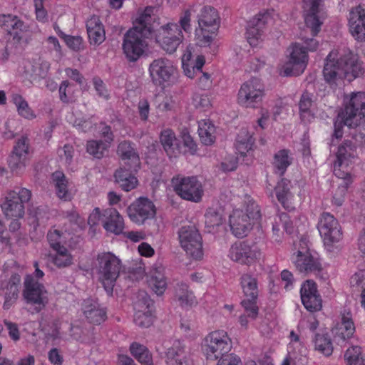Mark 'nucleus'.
Returning <instances> with one entry per match:
<instances>
[{"mask_svg":"<svg viewBox=\"0 0 365 365\" xmlns=\"http://www.w3.org/2000/svg\"><path fill=\"white\" fill-rule=\"evenodd\" d=\"M240 286L247 298H257L259 294L258 282L256 277L250 273H245L240 277Z\"/></svg>","mask_w":365,"mask_h":365,"instance_id":"obj_35","label":"nucleus"},{"mask_svg":"<svg viewBox=\"0 0 365 365\" xmlns=\"http://www.w3.org/2000/svg\"><path fill=\"white\" fill-rule=\"evenodd\" d=\"M301 297L304 295L312 296L318 293L317 284L313 280H307L302 285L300 289Z\"/></svg>","mask_w":365,"mask_h":365,"instance_id":"obj_63","label":"nucleus"},{"mask_svg":"<svg viewBox=\"0 0 365 365\" xmlns=\"http://www.w3.org/2000/svg\"><path fill=\"white\" fill-rule=\"evenodd\" d=\"M138 297V299L134 304L135 312L140 310L153 311V301L146 292H140Z\"/></svg>","mask_w":365,"mask_h":365,"instance_id":"obj_55","label":"nucleus"},{"mask_svg":"<svg viewBox=\"0 0 365 365\" xmlns=\"http://www.w3.org/2000/svg\"><path fill=\"white\" fill-rule=\"evenodd\" d=\"M355 331V327L349 313L343 314L341 322L338 328L336 334L344 341L352 336Z\"/></svg>","mask_w":365,"mask_h":365,"instance_id":"obj_45","label":"nucleus"},{"mask_svg":"<svg viewBox=\"0 0 365 365\" xmlns=\"http://www.w3.org/2000/svg\"><path fill=\"white\" fill-rule=\"evenodd\" d=\"M31 155L30 140L26 135L19 138L9 158V166L16 173L24 170L29 165Z\"/></svg>","mask_w":365,"mask_h":365,"instance_id":"obj_15","label":"nucleus"},{"mask_svg":"<svg viewBox=\"0 0 365 365\" xmlns=\"http://www.w3.org/2000/svg\"><path fill=\"white\" fill-rule=\"evenodd\" d=\"M156 41L168 53H173L183 41L182 31L178 24L168 23L160 27Z\"/></svg>","mask_w":365,"mask_h":365,"instance_id":"obj_18","label":"nucleus"},{"mask_svg":"<svg viewBox=\"0 0 365 365\" xmlns=\"http://www.w3.org/2000/svg\"><path fill=\"white\" fill-rule=\"evenodd\" d=\"M171 184L175 193L182 199L196 203L202 200L204 189L196 176L178 175L172 178Z\"/></svg>","mask_w":365,"mask_h":365,"instance_id":"obj_7","label":"nucleus"},{"mask_svg":"<svg viewBox=\"0 0 365 365\" xmlns=\"http://www.w3.org/2000/svg\"><path fill=\"white\" fill-rule=\"evenodd\" d=\"M192 104L195 108L201 111L208 110L212 106L209 96L205 93L199 92L193 95Z\"/></svg>","mask_w":365,"mask_h":365,"instance_id":"obj_56","label":"nucleus"},{"mask_svg":"<svg viewBox=\"0 0 365 365\" xmlns=\"http://www.w3.org/2000/svg\"><path fill=\"white\" fill-rule=\"evenodd\" d=\"M103 227L115 235H120L124 230V220L119 212L114 208H107L103 213Z\"/></svg>","mask_w":365,"mask_h":365,"instance_id":"obj_26","label":"nucleus"},{"mask_svg":"<svg viewBox=\"0 0 365 365\" xmlns=\"http://www.w3.org/2000/svg\"><path fill=\"white\" fill-rule=\"evenodd\" d=\"M12 101L17 108L19 115L27 120L36 118L34 111L30 108L27 101L19 94L12 95Z\"/></svg>","mask_w":365,"mask_h":365,"instance_id":"obj_42","label":"nucleus"},{"mask_svg":"<svg viewBox=\"0 0 365 365\" xmlns=\"http://www.w3.org/2000/svg\"><path fill=\"white\" fill-rule=\"evenodd\" d=\"M290 341L287 349L289 351L297 353L300 356L306 355V348L301 341L300 336L294 331H291L289 334Z\"/></svg>","mask_w":365,"mask_h":365,"instance_id":"obj_51","label":"nucleus"},{"mask_svg":"<svg viewBox=\"0 0 365 365\" xmlns=\"http://www.w3.org/2000/svg\"><path fill=\"white\" fill-rule=\"evenodd\" d=\"M215 126L208 120L199 123L198 133L202 143L205 145H211L214 143Z\"/></svg>","mask_w":365,"mask_h":365,"instance_id":"obj_44","label":"nucleus"},{"mask_svg":"<svg viewBox=\"0 0 365 365\" xmlns=\"http://www.w3.org/2000/svg\"><path fill=\"white\" fill-rule=\"evenodd\" d=\"M173 62L164 57L153 60L148 67L151 81L156 86H162L169 82L176 73Z\"/></svg>","mask_w":365,"mask_h":365,"instance_id":"obj_17","label":"nucleus"},{"mask_svg":"<svg viewBox=\"0 0 365 365\" xmlns=\"http://www.w3.org/2000/svg\"><path fill=\"white\" fill-rule=\"evenodd\" d=\"M87 33L90 43L99 46L106 39L103 26L97 16H92L86 21Z\"/></svg>","mask_w":365,"mask_h":365,"instance_id":"obj_28","label":"nucleus"},{"mask_svg":"<svg viewBox=\"0 0 365 365\" xmlns=\"http://www.w3.org/2000/svg\"><path fill=\"white\" fill-rule=\"evenodd\" d=\"M339 118L349 127H356L365 122V93H353Z\"/></svg>","mask_w":365,"mask_h":365,"instance_id":"obj_10","label":"nucleus"},{"mask_svg":"<svg viewBox=\"0 0 365 365\" xmlns=\"http://www.w3.org/2000/svg\"><path fill=\"white\" fill-rule=\"evenodd\" d=\"M175 297L180 302L181 306H191L195 303L193 293L189 290L187 284L183 282L176 284Z\"/></svg>","mask_w":365,"mask_h":365,"instance_id":"obj_40","label":"nucleus"},{"mask_svg":"<svg viewBox=\"0 0 365 365\" xmlns=\"http://www.w3.org/2000/svg\"><path fill=\"white\" fill-rule=\"evenodd\" d=\"M66 45L74 51H80L83 48V38L79 36L63 35Z\"/></svg>","mask_w":365,"mask_h":365,"instance_id":"obj_62","label":"nucleus"},{"mask_svg":"<svg viewBox=\"0 0 365 365\" xmlns=\"http://www.w3.org/2000/svg\"><path fill=\"white\" fill-rule=\"evenodd\" d=\"M305 46L299 43H293L289 61L280 68L282 76H297L305 70L308 63L307 51H314L319 46V41L314 38H307L304 41Z\"/></svg>","mask_w":365,"mask_h":365,"instance_id":"obj_3","label":"nucleus"},{"mask_svg":"<svg viewBox=\"0 0 365 365\" xmlns=\"http://www.w3.org/2000/svg\"><path fill=\"white\" fill-rule=\"evenodd\" d=\"M133 143L130 141L124 140L118 145L117 153L123 160H130V168L135 170L140 163V158L138 153L133 146Z\"/></svg>","mask_w":365,"mask_h":365,"instance_id":"obj_32","label":"nucleus"},{"mask_svg":"<svg viewBox=\"0 0 365 365\" xmlns=\"http://www.w3.org/2000/svg\"><path fill=\"white\" fill-rule=\"evenodd\" d=\"M205 223L207 227H214L222 222L221 214L215 208L209 207L205 214Z\"/></svg>","mask_w":365,"mask_h":365,"instance_id":"obj_57","label":"nucleus"},{"mask_svg":"<svg viewBox=\"0 0 365 365\" xmlns=\"http://www.w3.org/2000/svg\"><path fill=\"white\" fill-rule=\"evenodd\" d=\"M292 163V158L289 150L282 149L279 150L274 154L273 158L272 166L274 173L279 176H282Z\"/></svg>","mask_w":365,"mask_h":365,"instance_id":"obj_34","label":"nucleus"},{"mask_svg":"<svg viewBox=\"0 0 365 365\" xmlns=\"http://www.w3.org/2000/svg\"><path fill=\"white\" fill-rule=\"evenodd\" d=\"M135 324L142 328H147L153 324L152 311L140 310L135 312Z\"/></svg>","mask_w":365,"mask_h":365,"instance_id":"obj_54","label":"nucleus"},{"mask_svg":"<svg viewBox=\"0 0 365 365\" xmlns=\"http://www.w3.org/2000/svg\"><path fill=\"white\" fill-rule=\"evenodd\" d=\"M291 182L285 178L282 179L275 187L277 200L284 206L287 200L291 196Z\"/></svg>","mask_w":365,"mask_h":365,"instance_id":"obj_49","label":"nucleus"},{"mask_svg":"<svg viewBox=\"0 0 365 365\" xmlns=\"http://www.w3.org/2000/svg\"><path fill=\"white\" fill-rule=\"evenodd\" d=\"M148 282L157 295H162L168 285L164 274V268L161 266L153 268L150 271Z\"/></svg>","mask_w":365,"mask_h":365,"instance_id":"obj_30","label":"nucleus"},{"mask_svg":"<svg viewBox=\"0 0 365 365\" xmlns=\"http://www.w3.org/2000/svg\"><path fill=\"white\" fill-rule=\"evenodd\" d=\"M307 363L306 355L300 356L297 353L288 351L287 355L282 361L281 365H305Z\"/></svg>","mask_w":365,"mask_h":365,"instance_id":"obj_58","label":"nucleus"},{"mask_svg":"<svg viewBox=\"0 0 365 365\" xmlns=\"http://www.w3.org/2000/svg\"><path fill=\"white\" fill-rule=\"evenodd\" d=\"M21 74L24 81H28L30 84L41 77L40 68L29 61L24 62Z\"/></svg>","mask_w":365,"mask_h":365,"instance_id":"obj_46","label":"nucleus"},{"mask_svg":"<svg viewBox=\"0 0 365 365\" xmlns=\"http://www.w3.org/2000/svg\"><path fill=\"white\" fill-rule=\"evenodd\" d=\"M362 73L363 67L357 55L345 48L331 51L323 69L324 79L329 83H334L343 78L351 81Z\"/></svg>","mask_w":365,"mask_h":365,"instance_id":"obj_2","label":"nucleus"},{"mask_svg":"<svg viewBox=\"0 0 365 365\" xmlns=\"http://www.w3.org/2000/svg\"><path fill=\"white\" fill-rule=\"evenodd\" d=\"M255 139L247 129L242 128L237 137L236 149L241 155H245L247 152L252 150Z\"/></svg>","mask_w":365,"mask_h":365,"instance_id":"obj_38","label":"nucleus"},{"mask_svg":"<svg viewBox=\"0 0 365 365\" xmlns=\"http://www.w3.org/2000/svg\"><path fill=\"white\" fill-rule=\"evenodd\" d=\"M192 11H194L193 7L186 9L180 15L178 24L182 31H184L185 33L191 32V13Z\"/></svg>","mask_w":365,"mask_h":365,"instance_id":"obj_59","label":"nucleus"},{"mask_svg":"<svg viewBox=\"0 0 365 365\" xmlns=\"http://www.w3.org/2000/svg\"><path fill=\"white\" fill-rule=\"evenodd\" d=\"M354 146L352 145V143L349 140H345L343 144L338 148L336 160L335 162H338L339 165L341 164L349 165L351 162V158H354Z\"/></svg>","mask_w":365,"mask_h":365,"instance_id":"obj_41","label":"nucleus"},{"mask_svg":"<svg viewBox=\"0 0 365 365\" xmlns=\"http://www.w3.org/2000/svg\"><path fill=\"white\" fill-rule=\"evenodd\" d=\"M260 217L258 205L250 202L246 207V210L235 209L230 215V226L235 236L243 237L252 229L254 220Z\"/></svg>","mask_w":365,"mask_h":365,"instance_id":"obj_5","label":"nucleus"},{"mask_svg":"<svg viewBox=\"0 0 365 365\" xmlns=\"http://www.w3.org/2000/svg\"><path fill=\"white\" fill-rule=\"evenodd\" d=\"M257 298H246L241 302L242 306L245 309V313L250 320L257 319L259 314V308L257 305Z\"/></svg>","mask_w":365,"mask_h":365,"instance_id":"obj_53","label":"nucleus"},{"mask_svg":"<svg viewBox=\"0 0 365 365\" xmlns=\"http://www.w3.org/2000/svg\"><path fill=\"white\" fill-rule=\"evenodd\" d=\"M166 363L168 365H190L187 359L185 347L180 340H175L172 346L166 351Z\"/></svg>","mask_w":365,"mask_h":365,"instance_id":"obj_27","label":"nucleus"},{"mask_svg":"<svg viewBox=\"0 0 365 365\" xmlns=\"http://www.w3.org/2000/svg\"><path fill=\"white\" fill-rule=\"evenodd\" d=\"M98 272L99 280L107 292H111L119 276L121 261L112 252H102L98 255Z\"/></svg>","mask_w":365,"mask_h":365,"instance_id":"obj_6","label":"nucleus"},{"mask_svg":"<svg viewBox=\"0 0 365 365\" xmlns=\"http://www.w3.org/2000/svg\"><path fill=\"white\" fill-rule=\"evenodd\" d=\"M217 365H242L241 359L233 353H227L220 356Z\"/></svg>","mask_w":365,"mask_h":365,"instance_id":"obj_60","label":"nucleus"},{"mask_svg":"<svg viewBox=\"0 0 365 365\" xmlns=\"http://www.w3.org/2000/svg\"><path fill=\"white\" fill-rule=\"evenodd\" d=\"M312 103L311 94L305 92L302 95L299 103V108L301 119L304 122H310L314 118V114L310 110Z\"/></svg>","mask_w":365,"mask_h":365,"instance_id":"obj_43","label":"nucleus"},{"mask_svg":"<svg viewBox=\"0 0 365 365\" xmlns=\"http://www.w3.org/2000/svg\"><path fill=\"white\" fill-rule=\"evenodd\" d=\"M127 213L131 221L143 224L146 220L155 215L153 203L148 198L140 197L127 208Z\"/></svg>","mask_w":365,"mask_h":365,"instance_id":"obj_21","label":"nucleus"},{"mask_svg":"<svg viewBox=\"0 0 365 365\" xmlns=\"http://www.w3.org/2000/svg\"><path fill=\"white\" fill-rule=\"evenodd\" d=\"M349 31L358 41H365V10L361 6L354 7L349 12Z\"/></svg>","mask_w":365,"mask_h":365,"instance_id":"obj_23","label":"nucleus"},{"mask_svg":"<svg viewBox=\"0 0 365 365\" xmlns=\"http://www.w3.org/2000/svg\"><path fill=\"white\" fill-rule=\"evenodd\" d=\"M272 21L271 12L259 13L251 19L247 24L246 38L250 46L258 44L261 38L265 25Z\"/></svg>","mask_w":365,"mask_h":365,"instance_id":"obj_22","label":"nucleus"},{"mask_svg":"<svg viewBox=\"0 0 365 365\" xmlns=\"http://www.w3.org/2000/svg\"><path fill=\"white\" fill-rule=\"evenodd\" d=\"M110 147L103 140H91L86 143L87 152L94 158L101 159L103 157L105 151Z\"/></svg>","mask_w":365,"mask_h":365,"instance_id":"obj_47","label":"nucleus"},{"mask_svg":"<svg viewBox=\"0 0 365 365\" xmlns=\"http://www.w3.org/2000/svg\"><path fill=\"white\" fill-rule=\"evenodd\" d=\"M232 348V339L222 329L211 331L204 339L203 349L209 359L217 360L220 356L229 353Z\"/></svg>","mask_w":365,"mask_h":365,"instance_id":"obj_8","label":"nucleus"},{"mask_svg":"<svg viewBox=\"0 0 365 365\" xmlns=\"http://www.w3.org/2000/svg\"><path fill=\"white\" fill-rule=\"evenodd\" d=\"M131 168H120L115 173L114 177L116 183L122 190L128 192L134 189L138 185L137 178L131 173Z\"/></svg>","mask_w":365,"mask_h":365,"instance_id":"obj_33","label":"nucleus"},{"mask_svg":"<svg viewBox=\"0 0 365 365\" xmlns=\"http://www.w3.org/2000/svg\"><path fill=\"white\" fill-rule=\"evenodd\" d=\"M317 228L327 247H331L342 239L341 227L338 220L329 212H323L320 215Z\"/></svg>","mask_w":365,"mask_h":365,"instance_id":"obj_13","label":"nucleus"},{"mask_svg":"<svg viewBox=\"0 0 365 365\" xmlns=\"http://www.w3.org/2000/svg\"><path fill=\"white\" fill-rule=\"evenodd\" d=\"M53 180L56 184L57 196L64 201L71 199V195L68 190V181L62 172L56 171L52 175Z\"/></svg>","mask_w":365,"mask_h":365,"instance_id":"obj_37","label":"nucleus"},{"mask_svg":"<svg viewBox=\"0 0 365 365\" xmlns=\"http://www.w3.org/2000/svg\"><path fill=\"white\" fill-rule=\"evenodd\" d=\"M31 197V192L26 188L17 187L9 191L1 204L2 211L8 219L22 218L24 215V205Z\"/></svg>","mask_w":365,"mask_h":365,"instance_id":"obj_11","label":"nucleus"},{"mask_svg":"<svg viewBox=\"0 0 365 365\" xmlns=\"http://www.w3.org/2000/svg\"><path fill=\"white\" fill-rule=\"evenodd\" d=\"M292 260L299 272L317 274L322 270L318 258L314 257L307 247L294 253Z\"/></svg>","mask_w":365,"mask_h":365,"instance_id":"obj_19","label":"nucleus"},{"mask_svg":"<svg viewBox=\"0 0 365 365\" xmlns=\"http://www.w3.org/2000/svg\"><path fill=\"white\" fill-rule=\"evenodd\" d=\"M260 249L255 243L243 241L233 244L228 253V257L232 261L241 264L250 265L261 257Z\"/></svg>","mask_w":365,"mask_h":365,"instance_id":"obj_16","label":"nucleus"},{"mask_svg":"<svg viewBox=\"0 0 365 365\" xmlns=\"http://www.w3.org/2000/svg\"><path fill=\"white\" fill-rule=\"evenodd\" d=\"M344 359L346 361V365L364 364L361 347L359 346H352L349 348L344 354Z\"/></svg>","mask_w":365,"mask_h":365,"instance_id":"obj_50","label":"nucleus"},{"mask_svg":"<svg viewBox=\"0 0 365 365\" xmlns=\"http://www.w3.org/2000/svg\"><path fill=\"white\" fill-rule=\"evenodd\" d=\"M53 254H49L51 262L58 268H65L73 264V256L66 247L53 250Z\"/></svg>","mask_w":365,"mask_h":365,"instance_id":"obj_36","label":"nucleus"},{"mask_svg":"<svg viewBox=\"0 0 365 365\" xmlns=\"http://www.w3.org/2000/svg\"><path fill=\"white\" fill-rule=\"evenodd\" d=\"M323 6L322 0H303V13L306 26L310 29L313 36L318 34L322 21L319 14Z\"/></svg>","mask_w":365,"mask_h":365,"instance_id":"obj_20","label":"nucleus"},{"mask_svg":"<svg viewBox=\"0 0 365 365\" xmlns=\"http://www.w3.org/2000/svg\"><path fill=\"white\" fill-rule=\"evenodd\" d=\"M82 311L84 317L91 324H100L107 318L106 309L94 299H84L82 303Z\"/></svg>","mask_w":365,"mask_h":365,"instance_id":"obj_24","label":"nucleus"},{"mask_svg":"<svg viewBox=\"0 0 365 365\" xmlns=\"http://www.w3.org/2000/svg\"><path fill=\"white\" fill-rule=\"evenodd\" d=\"M152 7H146L133 22V27L123 36V51L129 62L137 61L148 47L147 38L153 33Z\"/></svg>","mask_w":365,"mask_h":365,"instance_id":"obj_1","label":"nucleus"},{"mask_svg":"<svg viewBox=\"0 0 365 365\" xmlns=\"http://www.w3.org/2000/svg\"><path fill=\"white\" fill-rule=\"evenodd\" d=\"M47 240L53 250L65 247L64 244L66 242L63 233L55 228H52L48 232Z\"/></svg>","mask_w":365,"mask_h":365,"instance_id":"obj_48","label":"nucleus"},{"mask_svg":"<svg viewBox=\"0 0 365 365\" xmlns=\"http://www.w3.org/2000/svg\"><path fill=\"white\" fill-rule=\"evenodd\" d=\"M24 24V22L16 16L11 14L0 15V26L10 34H11L12 31H14L13 38L16 39L17 41H19L21 38L17 31L23 30Z\"/></svg>","mask_w":365,"mask_h":365,"instance_id":"obj_31","label":"nucleus"},{"mask_svg":"<svg viewBox=\"0 0 365 365\" xmlns=\"http://www.w3.org/2000/svg\"><path fill=\"white\" fill-rule=\"evenodd\" d=\"M315 350L325 356H329L333 353V344L327 334H316L313 339Z\"/></svg>","mask_w":365,"mask_h":365,"instance_id":"obj_39","label":"nucleus"},{"mask_svg":"<svg viewBox=\"0 0 365 365\" xmlns=\"http://www.w3.org/2000/svg\"><path fill=\"white\" fill-rule=\"evenodd\" d=\"M180 245L187 255L195 259L203 256L202 239L198 230L194 225H185L178 230Z\"/></svg>","mask_w":365,"mask_h":365,"instance_id":"obj_12","label":"nucleus"},{"mask_svg":"<svg viewBox=\"0 0 365 365\" xmlns=\"http://www.w3.org/2000/svg\"><path fill=\"white\" fill-rule=\"evenodd\" d=\"M265 96L264 85L259 78H251L243 83L237 93V103L245 107L255 108Z\"/></svg>","mask_w":365,"mask_h":365,"instance_id":"obj_9","label":"nucleus"},{"mask_svg":"<svg viewBox=\"0 0 365 365\" xmlns=\"http://www.w3.org/2000/svg\"><path fill=\"white\" fill-rule=\"evenodd\" d=\"M160 143L170 158H175L180 153V140L171 129L163 130L160 135Z\"/></svg>","mask_w":365,"mask_h":365,"instance_id":"obj_29","label":"nucleus"},{"mask_svg":"<svg viewBox=\"0 0 365 365\" xmlns=\"http://www.w3.org/2000/svg\"><path fill=\"white\" fill-rule=\"evenodd\" d=\"M349 165H346V164H341L339 165L338 162H335L334 165V174L339 178L344 180V184L346 185V182L348 185L351 182L350 180V174L348 170H344L342 169L346 168Z\"/></svg>","mask_w":365,"mask_h":365,"instance_id":"obj_61","label":"nucleus"},{"mask_svg":"<svg viewBox=\"0 0 365 365\" xmlns=\"http://www.w3.org/2000/svg\"><path fill=\"white\" fill-rule=\"evenodd\" d=\"M301 299L304 307L311 312L319 311L322 307V300L319 294L312 296L304 295L301 297Z\"/></svg>","mask_w":365,"mask_h":365,"instance_id":"obj_52","label":"nucleus"},{"mask_svg":"<svg viewBox=\"0 0 365 365\" xmlns=\"http://www.w3.org/2000/svg\"><path fill=\"white\" fill-rule=\"evenodd\" d=\"M277 222H280L282 227L286 232L291 234L294 231V226L288 214L282 212L277 215Z\"/></svg>","mask_w":365,"mask_h":365,"instance_id":"obj_64","label":"nucleus"},{"mask_svg":"<svg viewBox=\"0 0 365 365\" xmlns=\"http://www.w3.org/2000/svg\"><path fill=\"white\" fill-rule=\"evenodd\" d=\"M198 26L195 35L200 46H208L214 40L220 25L217 9L210 6H202L197 15Z\"/></svg>","mask_w":365,"mask_h":365,"instance_id":"obj_4","label":"nucleus"},{"mask_svg":"<svg viewBox=\"0 0 365 365\" xmlns=\"http://www.w3.org/2000/svg\"><path fill=\"white\" fill-rule=\"evenodd\" d=\"M21 284V276L14 274L11 277L1 283L0 294L4 297V308L8 309L17 299Z\"/></svg>","mask_w":365,"mask_h":365,"instance_id":"obj_25","label":"nucleus"},{"mask_svg":"<svg viewBox=\"0 0 365 365\" xmlns=\"http://www.w3.org/2000/svg\"><path fill=\"white\" fill-rule=\"evenodd\" d=\"M24 287L23 296L26 302L34 305L36 312H41L48 303L44 286L35 279L32 275H26Z\"/></svg>","mask_w":365,"mask_h":365,"instance_id":"obj_14","label":"nucleus"}]
</instances>
